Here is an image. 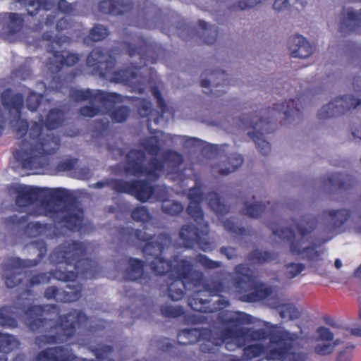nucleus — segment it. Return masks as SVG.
<instances>
[{
    "label": "nucleus",
    "instance_id": "c756f323",
    "mask_svg": "<svg viewBox=\"0 0 361 361\" xmlns=\"http://www.w3.org/2000/svg\"><path fill=\"white\" fill-rule=\"evenodd\" d=\"M198 25L201 31L197 32V35L202 42L209 45L214 44L217 39L218 29L214 25H208L207 22L203 20H199Z\"/></svg>",
    "mask_w": 361,
    "mask_h": 361
},
{
    "label": "nucleus",
    "instance_id": "f8f14e48",
    "mask_svg": "<svg viewBox=\"0 0 361 361\" xmlns=\"http://www.w3.org/2000/svg\"><path fill=\"white\" fill-rule=\"evenodd\" d=\"M32 245L38 250L37 258L35 259H22L19 257L9 259L4 266L6 272L4 276L5 285L8 288H13L22 283L20 276L25 268H31L37 266L47 252V244L44 240H36Z\"/></svg>",
    "mask_w": 361,
    "mask_h": 361
},
{
    "label": "nucleus",
    "instance_id": "412c9836",
    "mask_svg": "<svg viewBox=\"0 0 361 361\" xmlns=\"http://www.w3.org/2000/svg\"><path fill=\"white\" fill-rule=\"evenodd\" d=\"M356 182V179L353 176L341 173H331L322 180L324 186L332 191H347L354 187Z\"/></svg>",
    "mask_w": 361,
    "mask_h": 361
},
{
    "label": "nucleus",
    "instance_id": "3c124183",
    "mask_svg": "<svg viewBox=\"0 0 361 361\" xmlns=\"http://www.w3.org/2000/svg\"><path fill=\"white\" fill-rule=\"evenodd\" d=\"M160 310L161 314L168 318H177L183 315L185 313L181 306L173 307L169 305H161Z\"/></svg>",
    "mask_w": 361,
    "mask_h": 361
},
{
    "label": "nucleus",
    "instance_id": "6e6d98bb",
    "mask_svg": "<svg viewBox=\"0 0 361 361\" xmlns=\"http://www.w3.org/2000/svg\"><path fill=\"white\" fill-rule=\"evenodd\" d=\"M78 161L77 158H68L61 160L57 164L56 169L58 171L61 172L71 171L75 169Z\"/></svg>",
    "mask_w": 361,
    "mask_h": 361
},
{
    "label": "nucleus",
    "instance_id": "e433bc0d",
    "mask_svg": "<svg viewBox=\"0 0 361 361\" xmlns=\"http://www.w3.org/2000/svg\"><path fill=\"white\" fill-rule=\"evenodd\" d=\"M164 161L159 160L157 157H152L149 159L148 166H145V176L153 178H159V173L164 169Z\"/></svg>",
    "mask_w": 361,
    "mask_h": 361
},
{
    "label": "nucleus",
    "instance_id": "f704fd0d",
    "mask_svg": "<svg viewBox=\"0 0 361 361\" xmlns=\"http://www.w3.org/2000/svg\"><path fill=\"white\" fill-rule=\"evenodd\" d=\"M82 216L79 214H68L64 215L61 222L70 231H80L82 226Z\"/></svg>",
    "mask_w": 361,
    "mask_h": 361
},
{
    "label": "nucleus",
    "instance_id": "864d4df0",
    "mask_svg": "<svg viewBox=\"0 0 361 361\" xmlns=\"http://www.w3.org/2000/svg\"><path fill=\"white\" fill-rule=\"evenodd\" d=\"M286 271L285 276L288 279H292L298 276L305 268V264L302 263L290 262L286 264Z\"/></svg>",
    "mask_w": 361,
    "mask_h": 361
},
{
    "label": "nucleus",
    "instance_id": "bf43d9fd",
    "mask_svg": "<svg viewBox=\"0 0 361 361\" xmlns=\"http://www.w3.org/2000/svg\"><path fill=\"white\" fill-rule=\"evenodd\" d=\"M28 5L30 7H32L33 10H27V14L30 16H36L42 8L45 6L44 0H29Z\"/></svg>",
    "mask_w": 361,
    "mask_h": 361
},
{
    "label": "nucleus",
    "instance_id": "2f4dec72",
    "mask_svg": "<svg viewBox=\"0 0 361 361\" xmlns=\"http://www.w3.org/2000/svg\"><path fill=\"white\" fill-rule=\"evenodd\" d=\"M207 198L209 207L218 216H223L228 212V207L222 202L221 196L217 192H209Z\"/></svg>",
    "mask_w": 361,
    "mask_h": 361
},
{
    "label": "nucleus",
    "instance_id": "13d9d810",
    "mask_svg": "<svg viewBox=\"0 0 361 361\" xmlns=\"http://www.w3.org/2000/svg\"><path fill=\"white\" fill-rule=\"evenodd\" d=\"M225 229L238 235H243L246 234V230L244 227L238 226L231 219H227L224 221Z\"/></svg>",
    "mask_w": 361,
    "mask_h": 361
},
{
    "label": "nucleus",
    "instance_id": "4c0bfd02",
    "mask_svg": "<svg viewBox=\"0 0 361 361\" xmlns=\"http://www.w3.org/2000/svg\"><path fill=\"white\" fill-rule=\"evenodd\" d=\"M161 210L167 215L176 216H178L183 212L184 207L178 201L167 200L163 201Z\"/></svg>",
    "mask_w": 361,
    "mask_h": 361
},
{
    "label": "nucleus",
    "instance_id": "bb28decb",
    "mask_svg": "<svg viewBox=\"0 0 361 361\" xmlns=\"http://www.w3.org/2000/svg\"><path fill=\"white\" fill-rule=\"evenodd\" d=\"M271 228L273 230V234L274 235L290 243V250L293 255H298L310 249L309 247L302 249L301 243L295 240V234L291 228L286 227L274 229V228L271 227Z\"/></svg>",
    "mask_w": 361,
    "mask_h": 361
},
{
    "label": "nucleus",
    "instance_id": "c03bdc74",
    "mask_svg": "<svg viewBox=\"0 0 361 361\" xmlns=\"http://www.w3.org/2000/svg\"><path fill=\"white\" fill-rule=\"evenodd\" d=\"M142 147L149 154L154 157L157 156L161 149L159 140L155 136L145 140Z\"/></svg>",
    "mask_w": 361,
    "mask_h": 361
},
{
    "label": "nucleus",
    "instance_id": "0eeeda50",
    "mask_svg": "<svg viewBox=\"0 0 361 361\" xmlns=\"http://www.w3.org/2000/svg\"><path fill=\"white\" fill-rule=\"evenodd\" d=\"M302 97H298L297 101L290 99L285 103L274 104L272 107L262 109L258 113L256 111L249 118L240 119L246 128L253 129L252 131H249L247 135L253 140L260 154L267 155L271 151L270 143L264 139V135L274 131V118L281 114H283V118L286 120L298 116L300 111L298 106V101Z\"/></svg>",
    "mask_w": 361,
    "mask_h": 361
},
{
    "label": "nucleus",
    "instance_id": "a18cd8bd",
    "mask_svg": "<svg viewBox=\"0 0 361 361\" xmlns=\"http://www.w3.org/2000/svg\"><path fill=\"white\" fill-rule=\"evenodd\" d=\"M109 35V31L107 27L97 24L90 29L88 37L93 42H99L104 40Z\"/></svg>",
    "mask_w": 361,
    "mask_h": 361
},
{
    "label": "nucleus",
    "instance_id": "4be33fe9",
    "mask_svg": "<svg viewBox=\"0 0 361 361\" xmlns=\"http://www.w3.org/2000/svg\"><path fill=\"white\" fill-rule=\"evenodd\" d=\"M290 56L293 58L305 59L312 55L314 47L302 35L290 37L288 42Z\"/></svg>",
    "mask_w": 361,
    "mask_h": 361
},
{
    "label": "nucleus",
    "instance_id": "f3484780",
    "mask_svg": "<svg viewBox=\"0 0 361 361\" xmlns=\"http://www.w3.org/2000/svg\"><path fill=\"white\" fill-rule=\"evenodd\" d=\"M155 188L147 180H123L121 193L133 195L141 202L149 200L154 193Z\"/></svg>",
    "mask_w": 361,
    "mask_h": 361
},
{
    "label": "nucleus",
    "instance_id": "ea45409f",
    "mask_svg": "<svg viewBox=\"0 0 361 361\" xmlns=\"http://www.w3.org/2000/svg\"><path fill=\"white\" fill-rule=\"evenodd\" d=\"M48 229L47 224L39 221L28 223L25 228V233L30 238H36L44 234Z\"/></svg>",
    "mask_w": 361,
    "mask_h": 361
},
{
    "label": "nucleus",
    "instance_id": "5fc2aeb1",
    "mask_svg": "<svg viewBox=\"0 0 361 361\" xmlns=\"http://www.w3.org/2000/svg\"><path fill=\"white\" fill-rule=\"evenodd\" d=\"M91 351L98 361H103L114 352V348L111 345H104L100 348H94Z\"/></svg>",
    "mask_w": 361,
    "mask_h": 361
},
{
    "label": "nucleus",
    "instance_id": "c9c22d12",
    "mask_svg": "<svg viewBox=\"0 0 361 361\" xmlns=\"http://www.w3.org/2000/svg\"><path fill=\"white\" fill-rule=\"evenodd\" d=\"M19 343L16 338L8 334H3L0 332V353L4 355L12 351L14 348H17Z\"/></svg>",
    "mask_w": 361,
    "mask_h": 361
},
{
    "label": "nucleus",
    "instance_id": "de8ad7c7",
    "mask_svg": "<svg viewBox=\"0 0 361 361\" xmlns=\"http://www.w3.org/2000/svg\"><path fill=\"white\" fill-rule=\"evenodd\" d=\"M132 219L137 222L147 223L152 216L145 206H137L131 212Z\"/></svg>",
    "mask_w": 361,
    "mask_h": 361
},
{
    "label": "nucleus",
    "instance_id": "aec40b11",
    "mask_svg": "<svg viewBox=\"0 0 361 361\" xmlns=\"http://www.w3.org/2000/svg\"><path fill=\"white\" fill-rule=\"evenodd\" d=\"M210 79H202L200 85L202 87H209L211 82L215 89L211 90V94L218 97L222 96L226 92V87L229 86L230 80L228 74L222 70H215L209 73Z\"/></svg>",
    "mask_w": 361,
    "mask_h": 361
},
{
    "label": "nucleus",
    "instance_id": "2eb2a0df",
    "mask_svg": "<svg viewBox=\"0 0 361 361\" xmlns=\"http://www.w3.org/2000/svg\"><path fill=\"white\" fill-rule=\"evenodd\" d=\"M361 104V99L351 94L337 97L333 102L323 106L319 111V119H327L348 114Z\"/></svg>",
    "mask_w": 361,
    "mask_h": 361
},
{
    "label": "nucleus",
    "instance_id": "423d86ee",
    "mask_svg": "<svg viewBox=\"0 0 361 361\" xmlns=\"http://www.w3.org/2000/svg\"><path fill=\"white\" fill-rule=\"evenodd\" d=\"M59 313L56 304L32 305L25 310L27 325L32 331L54 333L43 334L35 338V342L39 347L48 344L63 343L72 338L78 329L86 327L89 321L82 310L73 309L65 314L60 315L59 322L43 317L48 312Z\"/></svg>",
    "mask_w": 361,
    "mask_h": 361
},
{
    "label": "nucleus",
    "instance_id": "e2e57ef3",
    "mask_svg": "<svg viewBox=\"0 0 361 361\" xmlns=\"http://www.w3.org/2000/svg\"><path fill=\"white\" fill-rule=\"evenodd\" d=\"M317 332L318 333L319 338L322 341H331L334 338V334L329 328L325 326H320L317 329Z\"/></svg>",
    "mask_w": 361,
    "mask_h": 361
},
{
    "label": "nucleus",
    "instance_id": "a19ab883",
    "mask_svg": "<svg viewBox=\"0 0 361 361\" xmlns=\"http://www.w3.org/2000/svg\"><path fill=\"white\" fill-rule=\"evenodd\" d=\"M11 307L2 306L0 307V326L14 328L17 326V321L11 316Z\"/></svg>",
    "mask_w": 361,
    "mask_h": 361
},
{
    "label": "nucleus",
    "instance_id": "774afa93",
    "mask_svg": "<svg viewBox=\"0 0 361 361\" xmlns=\"http://www.w3.org/2000/svg\"><path fill=\"white\" fill-rule=\"evenodd\" d=\"M72 27V23L66 18H60L56 25V30L59 32L70 29Z\"/></svg>",
    "mask_w": 361,
    "mask_h": 361
},
{
    "label": "nucleus",
    "instance_id": "052dcab7",
    "mask_svg": "<svg viewBox=\"0 0 361 361\" xmlns=\"http://www.w3.org/2000/svg\"><path fill=\"white\" fill-rule=\"evenodd\" d=\"M354 345H348L345 350L341 351L336 361H351Z\"/></svg>",
    "mask_w": 361,
    "mask_h": 361
},
{
    "label": "nucleus",
    "instance_id": "680f3d73",
    "mask_svg": "<svg viewBox=\"0 0 361 361\" xmlns=\"http://www.w3.org/2000/svg\"><path fill=\"white\" fill-rule=\"evenodd\" d=\"M334 345L328 344H319L314 348V352L319 355H329L334 351Z\"/></svg>",
    "mask_w": 361,
    "mask_h": 361
},
{
    "label": "nucleus",
    "instance_id": "393cba45",
    "mask_svg": "<svg viewBox=\"0 0 361 361\" xmlns=\"http://www.w3.org/2000/svg\"><path fill=\"white\" fill-rule=\"evenodd\" d=\"M361 10L355 11L353 9H348L345 13L343 11V17L340 25V32L344 35L351 32L361 34Z\"/></svg>",
    "mask_w": 361,
    "mask_h": 361
},
{
    "label": "nucleus",
    "instance_id": "dca6fc26",
    "mask_svg": "<svg viewBox=\"0 0 361 361\" xmlns=\"http://www.w3.org/2000/svg\"><path fill=\"white\" fill-rule=\"evenodd\" d=\"M82 286L80 283L75 285H68L66 289L60 292L55 286H48L44 297L47 300H55L58 302H73L78 300L82 296Z\"/></svg>",
    "mask_w": 361,
    "mask_h": 361
},
{
    "label": "nucleus",
    "instance_id": "39448f33",
    "mask_svg": "<svg viewBox=\"0 0 361 361\" xmlns=\"http://www.w3.org/2000/svg\"><path fill=\"white\" fill-rule=\"evenodd\" d=\"M86 252L82 242L71 240L61 244L49 257L51 263L57 266L56 269L32 276L25 286V292L32 295L34 286L48 283L51 277L65 282L75 281L78 276L86 279L97 278L101 267L96 261L85 257Z\"/></svg>",
    "mask_w": 361,
    "mask_h": 361
},
{
    "label": "nucleus",
    "instance_id": "20e7f679",
    "mask_svg": "<svg viewBox=\"0 0 361 361\" xmlns=\"http://www.w3.org/2000/svg\"><path fill=\"white\" fill-rule=\"evenodd\" d=\"M135 44L123 42L122 48L130 58L137 59L131 62L132 68L113 71L116 65V58L102 47H95L87 57L86 64L92 69L94 75L114 82H121L132 85L136 83L137 70L147 63H156L159 59L161 47L148 41L142 36L133 38Z\"/></svg>",
    "mask_w": 361,
    "mask_h": 361
},
{
    "label": "nucleus",
    "instance_id": "37998d69",
    "mask_svg": "<svg viewBox=\"0 0 361 361\" xmlns=\"http://www.w3.org/2000/svg\"><path fill=\"white\" fill-rule=\"evenodd\" d=\"M245 208L243 209L242 213L252 218H259L266 209V204L262 203H254L248 204L245 203Z\"/></svg>",
    "mask_w": 361,
    "mask_h": 361
},
{
    "label": "nucleus",
    "instance_id": "79ce46f5",
    "mask_svg": "<svg viewBox=\"0 0 361 361\" xmlns=\"http://www.w3.org/2000/svg\"><path fill=\"white\" fill-rule=\"evenodd\" d=\"M130 112V109L128 106H120L111 110L109 115L113 122L121 123L128 120Z\"/></svg>",
    "mask_w": 361,
    "mask_h": 361
},
{
    "label": "nucleus",
    "instance_id": "c85d7f7f",
    "mask_svg": "<svg viewBox=\"0 0 361 361\" xmlns=\"http://www.w3.org/2000/svg\"><path fill=\"white\" fill-rule=\"evenodd\" d=\"M235 272L237 277L234 279L235 287L240 292H243L245 286L255 283V276L252 271L246 264H239L235 267Z\"/></svg>",
    "mask_w": 361,
    "mask_h": 361
},
{
    "label": "nucleus",
    "instance_id": "9d476101",
    "mask_svg": "<svg viewBox=\"0 0 361 361\" xmlns=\"http://www.w3.org/2000/svg\"><path fill=\"white\" fill-rule=\"evenodd\" d=\"M42 37L45 40L50 41L47 47V52L52 54L47 63L48 71L51 74L52 78L50 86L56 91L61 92L66 81L59 75V73L64 66L75 65L80 60L79 56L67 50L58 51L56 46H61V37L52 39V36L47 32L43 34Z\"/></svg>",
    "mask_w": 361,
    "mask_h": 361
},
{
    "label": "nucleus",
    "instance_id": "72a5a7b5",
    "mask_svg": "<svg viewBox=\"0 0 361 361\" xmlns=\"http://www.w3.org/2000/svg\"><path fill=\"white\" fill-rule=\"evenodd\" d=\"M317 219L311 215L302 216L300 222L295 224L298 233L304 237L314 230L317 226Z\"/></svg>",
    "mask_w": 361,
    "mask_h": 361
},
{
    "label": "nucleus",
    "instance_id": "b1692460",
    "mask_svg": "<svg viewBox=\"0 0 361 361\" xmlns=\"http://www.w3.org/2000/svg\"><path fill=\"white\" fill-rule=\"evenodd\" d=\"M128 264V267L123 272L126 281H137L140 283L148 282L147 276L145 274V262L143 260L130 257Z\"/></svg>",
    "mask_w": 361,
    "mask_h": 361
},
{
    "label": "nucleus",
    "instance_id": "6ab92c4d",
    "mask_svg": "<svg viewBox=\"0 0 361 361\" xmlns=\"http://www.w3.org/2000/svg\"><path fill=\"white\" fill-rule=\"evenodd\" d=\"M146 159L145 152L140 149H132L126 155V162L124 171L127 174L134 176H145V166L143 165Z\"/></svg>",
    "mask_w": 361,
    "mask_h": 361
},
{
    "label": "nucleus",
    "instance_id": "7c9ffc66",
    "mask_svg": "<svg viewBox=\"0 0 361 361\" xmlns=\"http://www.w3.org/2000/svg\"><path fill=\"white\" fill-rule=\"evenodd\" d=\"M324 214L329 217L334 228H338L349 219L350 212L348 209H340L325 211Z\"/></svg>",
    "mask_w": 361,
    "mask_h": 361
},
{
    "label": "nucleus",
    "instance_id": "09e8293b",
    "mask_svg": "<svg viewBox=\"0 0 361 361\" xmlns=\"http://www.w3.org/2000/svg\"><path fill=\"white\" fill-rule=\"evenodd\" d=\"M123 185V179L118 178H109L105 180H100L94 184L96 188H103L104 187H109L114 191L121 193Z\"/></svg>",
    "mask_w": 361,
    "mask_h": 361
},
{
    "label": "nucleus",
    "instance_id": "7ed1b4c3",
    "mask_svg": "<svg viewBox=\"0 0 361 361\" xmlns=\"http://www.w3.org/2000/svg\"><path fill=\"white\" fill-rule=\"evenodd\" d=\"M225 326L220 331V336L215 338L210 329L200 331L197 329H185L180 331L178 337H185L188 341L180 342L183 345L191 344L203 341L200 344V350L203 353H212L215 348L225 344L226 349L233 350L241 348L250 341H265L269 338L271 345V334L272 332L288 331L279 328L276 325L271 326L269 331L264 329H252L241 327V325L253 323L252 317L243 312H235L231 317L223 322Z\"/></svg>",
    "mask_w": 361,
    "mask_h": 361
},
{
    "label": "nucleus",
    "instance_id": "4468645a",
    "mask_svg": "<svg viewBox=\"0 0 361 361\" xmlns=\"http://www.w3.org/2000/svg\"><path fill=\"white\" fill-rule=\"evenodd\" d=\"M151 92L156 99L158 109L160 110V116H159V113L153 109L151 101L147 99H136L135 106L137 113L141 118H147L148 121L153 120L157 124L159 121V117H163L164 114L169 112V108L158 86H152Z\"/></svg>",
    "mask_w": 361,
    "mask_h": 361
},
{
    "label": "nucleus",
    "instance_id": "a211bd4d",
    "mask_svg": "<svg viewBox=\"0 0 361 361\" xmlns=\"http://www.w3.org/2000/svg\"><path fill=\"white\" fill-rule=\"evenodd\" d=\"M16 194V204L18 207H27L35 204L39 200L43 188L30 185H18L12 188Z\"/></svg>",
    "mask_w": 361,
    "mask_h": 361
},
{
    "label": "nucleus",
    "instance_id": "8fccbe9b",
    "mask_svg": "<svg viewBox=\"0 0 361 361\" xmlns=\"http://www.w3.org/2000/svg\"><path fill=\"white\" fill-rule=\"evenodd\" d=\"M280 316L283 319H295L300 317V312L292 304H283L280 306Z\"/></svg>",
    "mask_w": 361,
    "mask_h": 361
},
{
    "label": "nucleus",
    "instance_id": "58836bf2",
    "mask_svg": "<svg viewBox=\"0 0 361 361\" xmlns=\"http://www.w3.org/2000/svg\"><path fill=\"white\" fill-rule=\"evenodd\" d=\"M164 164L173 168L179 167L183 162V156L178 152L167 149L162 154Z\"/></svg>",
    "mask_w": 361,
    "mask_h": 361
},
{
    "label": "nucleus",
    "instance_id": "1a4fd4ad",
    "mask_svg": "<svg viewBox=\"0 0 361 361\" xmlns=\"http://www.w3.org/2000/svg\"><path fill=\"white\" fill-rule=\"evenodd\" d=\"M190 203L186 209L188 214L194 220L197 226L185 224L179 231L180 239L187 248H193L197 245L204 252L213 250L212 243L209 240V224L204 221V212L201 202L204 193L200 186H195L189 190Z\"/></svg>",
    "mask_w": 361,
    "mask_h": 361
},
{
    "label": "nucleus",
    "instance_id": "69168bd1",
    "mask_svg": "<svg viewBox=\"0 0 361 361\" xmlns=\"http://www.w3.org/2000/svg\"><path fill=\"white\" fill-rule=\"evenodd\" d=\"M27 216H23L21 217H18L16 214L8 216L6 220L7 224H12V225H16V226H20L22 224H24L27 222Z\"/></svg>",
    "mask_w": 361,
    "mask_h": 361
},
{
    "label": "nucleus",
    "instance_id": "338daca9",
    "mask_svg": "<svg viewBox=\"0 0 361 361\" xmlns=\"http://www.w3.org/2000/svg\"><path fill=\"white\" fill-rule=\"evenodd\" d=\"M262 1V0H240L238 4L237 7L240 10H245L255 6Z\"/></svg>",
    "mask_w": 361,
    "mask_h": 361
},
{
    "label": "nucleus",
    "instance_id": "f257e3e1",
    "mask_svg": "<svg viewBox=\"0 0 361 361\" xmlns=\"http://www.w3.org/2000/svg\"><path fill=\"white\" fill-rule=\"evenodd\" d=\"M123 235L134 237L140 242H145L142 252L147 260V256L154 259L150 262L152 271L159 276L169 273L166 282L169 298L173 301L181 300L186 290H195L188 297V304L190 308L199 312H214L216 307L210 305V296L220 295L224 290V283L221 280L212 279L207 281L203 272L194 269L192 263L188 259H180L175 255L172 260L162 257L165 249L172 243L169 234L159 233L157 236L148 235L145 231L133 228H121Z\"/></svg>",
    "mask_w": 361,
    "mask_h": 361
},
{
    "label": "nucleus",
    "instance_id": "6e6552de",
    "mask_svg": "<svg viewBox=\"0 0 361 361\" xmlns=\"http://www.w3.org/2000/svg\"><path fill=\"white\" fill-rule=\"evenodd\" d=\"M271 345L262 343L243 346V354L247 359L265 355L267 360L273 361H306L307 354L302 350L297 341L298 336L290 331L272 332Z\"/></svg>",
    "mask_w": 361,
    "mask_h": 361
},
{
    "label": "nucleus",
    "instance_id": "5701e85b",
    "mask_svg": "<svg viewBox=\"0 0 361 361\" xmlns=\"http://www.w3.org/2000/svg\"><path fill=\"white\" fill-rule=\"evenodd\" d=\"M133 8L130 0H102L98 4V10L104 14L118 16L128 13Z\"/></svg>",
    "mask_w": 361,
    "mask_h": 361
},
{
    "label": "nucleus",
    "instance_id": "cd10ccee",
    "mask_svg": "<svg viewBox=\"0 0 361 361\" xmlns=\"http://www.w3.org/2000/svg\"><path fill=\"white\" fill-rule=\"evenodd\" d=\"M243 163V157L237 153L231 154L221 163L213 166L212 171L220 175H228L236 171Z\"/></svg>",
    "mask_w": 361,
    "mask_h": 361
},
{
    "label": "nucleus",
    "instance_id": "0e129e2a",
    "mask_svg": "<svg viewBox=\"0 0 361 361\" xmlns=\"http://www.w3.org/2000/svg\"><path fill=\"white\" fill-rule=\"evenodd\" d=\"M57 6L60 11L66 14H71L75 10L74 6L66 0H59Z\"/></svg>",
    "mask_w": 361,
    "mask_h": 361
},
{
    "label": "nucleus",
    "instance_id": "ddd939ff",
    "mask_svg": "<svg viewBox=\"0 0 361 361\" xmlns=\"http://www.w3.org/2000/svg\"><path fill=\"white\" fill-rule=\"evenodd\" d=\"M39 211L35 212V215L52 216L59 211V206L61 203L73 204L75 202V197L64 188H43V192L40 197Z\"/></svg>",
    "mask_w": 361,
    "mask_h": 361
},
{
    "label": "nucleus",
    "instance_id": "a878e982",
    "mask_svg": "<svg viewBox=\"0 0 361 361\" xmlns=\"http://www.w3.org/2000/svg\"><path fill=\"white\" fill-rule=\"evenodd\" d=\"M247 290L252 291L240 296V300L243 302H258L267 298L272 293V290L270 287H267L263 283H257L255 280L253 285L249 284L245 286V289H243V292H247Z\"/></svg>",
    "mask_w": 361,
    "mask_h": 361
},
{
    "label": "nucleus",
    "instance_id": "49530a36",
    "mask_svg": "<svg viewBox=\"0 0 361 361\" xmlns=\"http://www.w3.org/2000/svg\"><path fill=\"white\" fill-rule=\"evenodd\" d=\"M8 32L11 35L19 32L21 30L23 24V20L20 15L16 13H10L8 14Z\"/></svg>",
    "mask_w": 361,
    "mask_h": 361
},
{
    "label": "nucleus",
    "instance_id": "473e14b6",
    "mask_svg": "<svg viewBox=\"0 0 361 361\" xmlns=\"http://www.w3.org/2000/svg\"><path fill=\"white\" fill-rule=\"evenodd\" d=\"M278 256V253L255 249L249 253L247 259L254 263L264 264L276 259Z\"/></svg>",
    "mask_w": 361,
    "mask_h": 361
},
{
    "label": "nucleus",
    "instance_id": "603ef678",
    "mask_svg": "<svg viewBox=\"0 0 361 361\" xmlns=\"http://www.w3.org/2000/svg\"><path fill=\"white\" fill-rule=\"evenodd\" d=\"M196 261L205 269H214L222 266L221 262L211 259L207 256L202 254H198L196 256Z\"/></svg>",
    "mask_w": 361,
    "mask_h": 361
},
{
    "label": "nucleus",
    "instance_id": "f03ea898",
    "mask_svg": "<svg viewBox=\"0 0 361 361\" xmlns=\"http://www.w3.org/2000/svg\"><path fill=\"white\" fill-rule=\"evenodd\" d=\"M1 102L11 116V124L15 127L16 136L22 139L20 149L13 152L16 160L25 170L43 169L49 164L48 156L54 154L59 148L60 139L51 132L44 133V126L47 131L57 129L65 121V113L59 109H51L48 112L44 123L41 116L39 121L21 118L24 108V96L14 93L11 88L1 94Z\"/></svg>",
    "mask_w": 361,
    "mask_h": 361
},
{
    "label": "nucleus",
    "instance_id": "4d7b16f0",
    "mask_svg": "<svg viewBox=\"0 0 361 361\" xmlns=\"http://www.w3.org/2000/svg\"><path fill=\"white\" fill-rule=\"evenodd\" d=\"M42 100V96L35 92H31L27 97L26 106L32 112L35 111L39 106Z\"/></svg>",
    "mask_w": 361,
    "mask_h": 361
},
{
    "label": "nucleus",
    "instance_id": "9b49d317",
    "mask_svg": "<svg viewBox=\"0 0 361 361\" xmlns=\"http://www.w3.org/2000/svg\"><path fill=\"white\" fill-rule=\"evenodd\" d=\"M70 98L75 102H89L91 105H85L79 109V114L83 117L92 118L101 111L99 104L102 106H113L123 102V96L116 92H108L102 90L78 89L72 87L69 92Z\"/></svg>",
    "mask_w": 361,
    "mask_h": 361
}]
</instances>
